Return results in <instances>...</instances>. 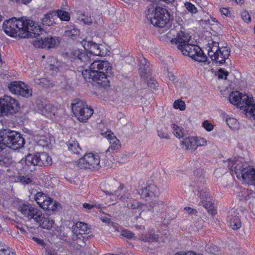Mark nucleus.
Here are the masks:
<instances>
[{"label":"nucleus","mask_w":255,"mask_h":255,"mask_svg":"<svg viewBox=\"0 0 255 255\" xmlns=\"http://www.w3.org/2000/svg\"><path fill=\"white\" fill-rule=\"evenodd\" d=\"M34 81L36 84L45 88L53 87L52 83L47 78H36Z\"/></svg>","instance_id":"36"},{"label":"nucleus","mask_w":255,"mask_h":255,"mask_svg":"<svg viewBox=\"0 0 255 255\" xmlns=\"http://www.w3.org/2000/svg\"><path fill=\"white\" fill-rule=\"evenodd\" d=\"M0 140H2L4 147L6 146L13 150L20 148L25 143L20 133L7 129L0 131Z\"/></svg>","instance_id":"6"},{"label":"nucleus","mask_w":255,"mask_h":255,"mask_svg":"<svg viewBox=\"0 0 255 255\" xmlns=\"http://www.w3.org/2000/svg\"><path fill=\"white\" fill-rule=\"evenodd\" d=\"M18 209L24 217L29 220L33 219L35 222H38L41 218V211L30 204L23 203L18 206Z\"/></svg>","instance_id":"12"},{"label":"nucleus","mask_w":255,"mask_h":255,"mask_svg":"<svg viewBox=\"0 0 255 255\" xmlns=\"http://www.w3.org/2000/svg\"><path fill=\"white\" fill-rule=\"evenodd\" d=\"M200 204L203 206L207 211L212 215H215L216 213V210L215 209L214 204L211 201L202 200Z\"/></svg>","instance_id":"33"},{"label":"nucleus","mask_w":255,"mask_h":255,"mask_svg":"<svg viewBox=\"0 0 255 255\" xmlns=\"http://www.w3.org/2000/svg\"><path fill=\"white\" fill-rule=\"evenodd\" d=\"M220 12L226 16H228L230 14V11L228 8L226 7H223L220 9Z\"/></svg>","instance_id":"63"},{"label":"nucleus","mask_w":255,"mask_h":255,"mask_svg":"<svg viewBox=\"0 0 255 255\" xmlns=\"http://www.w3.org/2000/svg\"><path fill=\"white\" fill-rule=\"evenodd\" d=\"M158 135L162 138H169V136L168 134L167 128L166 127H158L157 129Z\"/></svg>","instance_id":"41"},{"label":"nucleus","mask_w":255,"mask_h":255,"mask_svg":"<svg viewBox=\"0 0 255 255\" xmlns=\"http://www.w3.org/2000/svg\"><path fill=\"white\" fill-rule=\"evenodd\" d=\"M229 100L231 104L244 110L247 115H250L255 120V99L252 96L236 91L230 94Z\"/></svg>","instance_id":"5"},{"label":"nucleus","mask_w":255,"mask_h":255,"mask_svg":"<svg viewBox=\"0 0 255 255\" xmlns=\"http://www.w3.org/2000/svg\"><path fill=\"white\" fill-rule=\"evenodd\" d=\"M173 107L176 109L184 111L185 109V104L181 100H177L174 101Z\"/></svg>","instance_id":"43"},{"label":"nucleus","mask_w":255,"mask_h":255,"mask_svg":"<svg viewBox=\"0 0 255 255\" xmlns=\"http://www.w3.org/2000/svg\"><path fill=\"white\" fill-rule=\"evenodd\" d=\"M242 17L243 19L246 22L249 23L251 21V16L248 13V12L246 10H244L242 12Z\"/></svg>","instance_id":"55"},{"label":"nucleus","mask_w":255,"mask_h":255,"mask_svg":"<svg viewBox=\"0 0 255 255\" xmlns=\"http://www.w3.org/2000/svg\"><path fill=\"white\" fill-rule=\"evenodd\" d=\"M145 13L146 18L150 20L151 23L158 28L165 27L171 18L168 10L155 3L147 5Z\"/></svg>","instance_id":"3"},{"label":"nucleus","mask_w":255,"mask_h":255,"mask_svg":"<svg viewBox=\"0 0 255 255\" xmlns=\"http://www.w3.org/2000/svg\"><path fill=\"white\" fill-rule=\"evenodd\" d=\"M37 104L38 110L43 115L49 114L54 110V107L46 101H38Z\"/></svg>","instance_id":"23"},{"label":"nucleus","mask_w":255,"mask_h":255,"mask_svg":"<svg viewBox=\"0 0 255 255\" xmlns=\"http://www.w3.org/2000/svg\"><path fill=\"white\" fill-rule=\"evenodd\" d=\"M47 199H48V197L42 192H37L35 195V200L41 207L42 204H44V201Z\"/></svg>","instance_id":"38"},{"label":"nucleus","mask_w":255,"mask_h":255,"mask_svg":"<svg viewBox=\"0 0 255 255\" xmlns=\"http://www.w3.org/2000/svg\"><path fill=\"white\" fill-rule=\"evenodd\" d=\"M241 158L230 160L228 167L234 170L238 179L243 178L248 184H255V168H251Z\"/></svg>","instance_id":"4"},{"label":"nucleus","mask_w":255,"mask_h":255,"mask_svg":"<svg viewBox=\"0 0 255 255\" xmlns=\"http://www.w3.org/2000/svg\"><path fill=\"white\" fill-rule=\"evenodd\" d=\"M59 207H60V204L56 201H53L49 197H48V199L45 200L44 204H43L41 206V208L43 209L52 211L56 210Z\"/></svg>","instance_id":"27"},{"label":"nucleus","mask_w":255,"mask_h":255,"mask_svg":"<svg viewBox=\"0 0 255 255\" xmlns=\"http://www.w3.org/2000/svg\"><path fill=\"white\" fill-rule=\"evenodd\" d=\"M66 145L70 151L73 154H84V151L80 147L77 141L71 139L66 142Z\"/></svg>","instance_id":"22"},{"label":"nucleus","mask_w":255,"mask_h":255,"mask_svg":"<svg viewBox=\"0 0 255 255\" xmlns=\"http://www.w3.org/2000/svg\"><path fill=\"white\" fill-rule=\"evenodd\" d=\"M25 162L27 166H48L52 164V159L46 152H40L27 155Z\"/></svg>","instance_id":"10"},{"label":"nucleus","mask_w":255,"mask_h":255,"mask_svg":"<svg viewBox=\"0 0 255 255\" xmlns=\"http://www.w3.org/2000/svg\"><path fill=\"white\" fill-rule=\"evenodd\" d=\"M205 249L208 253L211 254H215L218 251V247L214 245H207Z\"/></svg>","instance_id":"45"},{"label":"nucleus","mask_w":255,"mask_h":255,"mask_svg":"<svg viewBox=\"0 0 255 255\" xmlns=\"http://www.w3.org/2000/svg\"><path fill=\"white\" fill-rule=\"evenodd\" d=\"M171 128L173 130V134L178 138H180L183 136L182 128L175 124H172Z\"/></svg>","instance_id":"39"},{"label":"nucleus","mask_w":255,"mask_h":255,"mask_svg":"<svg viewBox=\"0 0 255 255\" xmlns=\"http://www.w3.org/2000/svg\"><path fill=\"white\" fill-rule=\"evenodd\" d=\"M108 139L110 140L111 145L109 148L112 150H117L121 146L120 141L115 136L113 137L109 134L108 135Z\"/></svg>","instance_id":"35"},{"label":"nucleus","mask_w":255,"mask_h":255,"mask_svg":"<svg viewBox=\"0 0 255 255\" xmlns=\"http://www.w3.org/2000/svg\"><path fill=\"white\" fill-rule=\"evenodd\" d=\"M11 159L5 156H0V166H7L10 164Z\"/></svg>","instance_id":"46"},{"label":"nucleus","mask_w":255,"mask_h":255,"mask_svg":"<svg viewBox=\"0 0 255 255\" xmlns=\"http://www.w3.org/2000/svg\"><path fill=\"white\" fill-rule=\"evenodd\" d=\"M235 211L231 210L228 212L227 221L229 225L233 229L237 230L241 226V223L240 219L235 215Z\"/></svg>","instance_id":"21"},{"label":"nucleus","mask_w":255,"mask_h":255,"mask_svg":"<svg viewBox=\"0 0 255 255\" xmlns=\"http://www.w3.org/2000/svg\"><path fill=\"white\" fill-rule=\"evenodd\" d=\"M19 181L23 184H28L32 182L31 178L28 176H19L18 177Z\"/></svg>","instance_id":"53"},{"label":"nucleus","mask_w":255,"mask_h":255,"mask_svg":"<svg viewBox=\"0 0 255 255\" xmlns=\"http://www.w3.org/2000/svg\"><path fill=\"white\" fill-rule=\"evenodd\" d=\"M55 15L59 17L62 21H68L70 19V14L66 11L62 9L53 10Z\"/></svg>","instance_id":"32"},{"label":"nucleus","mask_w":255,"mask_h":255,"mask_svg":"<svg viewBox=\"0 0 255 255\" xmlns=\"http://www.w3.org/2000/svg\"><path fill=\"white\" fill-rule=\"evenodd\" d=\"M193 188L194 189L193 190V192L195 190L197 191V195L201 197L202 200H207L210 196L209 192L205 188L204 185H203L202 187L201 186H199Z\"/></svg>","instance_id":"30"},{"label":"nucleus","mask_w":255,"mask_h":255,"mask_svg":"<svg viewBox=\"0 0 255 255\" xmlns=\"http://www.w3.org/2000/svg\"><path fill=\"white\" fill-rule=\"evenodd\" d=\"M121 235L128 239H131L134 237V234L132 233L127 230H123L121 232Z\"/></svg>","instance_id":"54"},{"label":"nucleus","mask_w":255,"mask_h":255,"mask_svg":"<svg viewBox=\"0 0 255 255\" xmlns=\"http://www.w3.org/2000/svg\"><path fill=\"white\" fill-rule=\"evenodd\" d=\"M1 99H0V116L7 115L6 111L4 108V105H2Z\"/></svg>","instance_id":"59"},{"label":"nucleus","mask_w":255,"mask_h":255,"mask_svg":"<svg viewBox=\"0 0 255 255\" xmlns=\"http://www.w3.org/2000/svg\"><path fill=\"white\" fill-rule=\"evenodd\" d=\"M63 63L59 61H56L54 62V64H49L47 69L49 71L50 74L53 75L60 71V69L63 66Z\"/></svg>","instance_id":"31"},{"label":"nucleus","mask_w":255,"mask_h":255,"mask_svg":"<svg viewBox=\"0 0 255 255\" xmlns=\"http://www.w3.org/2000/svg\"><path fill=\"white\" fill-rule=\"evenodd\" d=\"M167 78H168L169 80L173 83H175L177 81V78H176L175 76L173 74V73L171 72H168Z\"/></svg>","instance_id":"61"},{"label":"nucleus","mask_w":255,"mask_h":255,"mask_svg":"<svg viewBox=\"0 0 255 255\" xmlns=\"http://www.w3.org/2000/svg\"><path fill=\"white\" fill-rule=\"evenodd\" d=\"M226 123L228 126L231 128H236V126L238 125V123L236 119L234 118H228L226 120Z\"/></svg>","instance_id":"49"},{"label":"nucleus","mask_w":255,"mask_h":255,"mask_svg":"<svg viewBox=\"0 0 255 255\" xmlns=\"http://www.w3.org/2000/svg\"><path fill=\"white\" fill-rule=\"evenodd\" d=\"M194 177L192 181V183L190 184L189 186L192 187V188H195L199 186L202 187L206 182L204 170L202 169L195 170L194 172Z\"/></svg>","instance_id":"18"},{"label":"nucleus","mask_w":255,"mask_h":255,"mask_svg":"<svg viewBox=\"0 0 255 255\" xmlns=\"http://www.w3.org/2000/svg\"><path fill=\"white\" fill-rule=\"evenodd\" d=\"M196 148L199 146H203L206 144V140L201 137H195Z\"/></svg>","instance_id":"51"},{"label":"nucleus","mask_w":255,"mask_h":255,"mask_svg":"<svg viewBox=\"0 0 255 255\" xmlns=\"http://www.w3.org/2000/svg\"><path fill=\"white\" fill-rule=\"evenodd\" d=\"M185 5L187 9L192 13H195L197 12V8L195 5L190 2H186Z\"/></svg>","instance_id":"50"},{"label":"nucleus","mask_w":255,"mask_h":255,"mask_svg":"<svg viewBox=\"0 0 255 255\" xmlns=\"http://www.w3.org/2000/svg\"><path fill=\"white\" fill-rule=\"evenodd\" d=\"M191 36L185 31H180L177 33L175 38L171 40L172 44H175L178 49L183 47V45L188 44L191 39Z\"/></svg>","instance_id":"17"},{"label":"nucleus","mask_w":255,"mask_h":255,"mask_svg":"<svg viewBox=\"0 0 255 255\" xmlns=\"http://www.w3.org/2000/svg\"><path fill=\"white\" fill-rule=\"evenodd\" d=\"M72 110L75 117L81 122H86L93 114V110L80 100L72 104Z\"/></svg>","instance_id":"9"},{"label":"nucleus","mask_w":255,"mask_h":255,"mask_svg":"<svg viewBox=\"0 0 255 255\" xmlns=\"http://www.w3.org/2000/svg\"><path fill=\"white\" fill-rule=\"evenodd\" d=\"M146 201L145 207L152 214L157 215L161 213L166 210V205L164 203L158 199L153 198L149 201L146 199Z\"/></svg>","instance_id":"15"},{"label":"nucleus","mask_w":255,"mask_h":255,"mask_svg":"<svg viewBox=\"0 0 255 255\" xmlns=\"http://www.w3.org/2000/svg\"><path fill=\"white\" fill-rule=\"evenodd\" d=\"M182 144L185 146L186 149L195 150L196 147V140L195 137H186L183 138L181 141Z\"/></svg>","instance_id":"28"},{"label":"nucleus","mask_w":255,"mask_h":255,"mask_svg":"<svg viewBox=\"0 0 255 255\" xmlns=\"http://www.w3.org/2000/svg\"><path fill=\"white\" fill-rule=\"evenodd\" d=\"M190 214H195L197 213V211L190 207H186L184 208Z\"/></svg>","instance_id":"64"},{"label":"nucleus","mask_w":255,"mask_h":255,"mask_svg":"<svg viewBox=\"0 0 255 255\" xmlns=\"http://www.w3.org/2000/svg\"><path fill=\"white\" fill-rule=\"evenodd\" d=\"M83 17L79 19V20L83 22L85 24L90 25L92 23V20L90 17L83 14Z\"/></svg>","instance_id":"56"},{"label":"nucleus","mask_w":255,"mask_h":255,"mask_svg":"<svg viewBox=\"0 0 255 255\" xmlns=\"http://www.w3.org/2000/svg\"><path fill=\"white\" fill-rule=\"evenodd\" d=\"M92 53V52H88L85 50H77L74 51L73 56L77 60L81 62H84L85 65H87L90 63L91 61V57Z\"/></svg>","instance_id":"19"},{"label":"nucleus","mask_w":255,"mask_h":255,"mask_svg":"<svg viewBox=\"0 0 255 255\" xmlns=\"http://www.w3.org/2000/svg\"><path fill=\"white\" fill-rule=\"evenodd\" d=\"M202 126L204 128L208 131H212L214 127V126L212 124L210 123L208 121H205L203 124Z\"/></svg>","instance_id":"52"},{"label":"nucleus","mask_w":255,"mask_h":255,"mask_svg":"<svg viewBox=\"0 0 255 255\" xmlns=\"http://www.w3.org/2000/svg\"><path fill=\"white\" fill-rule=\"evenodd\" d=\"M51 138L46 136H40L38 140V144L42 146H47L51 143Z\"/></svg>","instance_id":"40"},{"label":"nucleus","mask_w":255,"mask_h":255,"mask_svg":"<svg viewBox=\"0 0 255 255\" xmlns=\"http://www.w3.org/2000/svg\"><path fill=\"white\" fill-rule=\"evenodd\" d=\"M179 50L183 55L188 56L197 61L203 62L207 60V57L197 45L188 43L183 45L182 49L180 48Z\"/></svg>","instance_id":"11"},{"label":"nucleus","mask_w":255,"mask_h":255,"mask_svg":"<svg viewBox=\"0 0 255 255\" xmlns=\"http://www.w3.org/2000/svg\"><path fill=\"white\" fill-rule=\"evenodd\" d=\"M83 207L85 209H87L88 210H90L93 208H96L99 209L100 211L102 210V206L96 203H93L92 204H88V203H84L83 205Z\"/></svg>","instance_id":"48"},{"label":"nucleus","mask_w":255,"mask_h":255,"mask_svg":"<svg viewBox=\"0 0 255 255\" xmlns=\"http://www.w3.org/2000/svg\"><path fill=\"white\" fill-rule=\"evenodd\" d=\"M208 54L213 62L223 64L230 56V49L227 47L220 48L219 43L213 42L212 46H209Z\"/></svg>","instance_id":"8"},{"label":"nucleus","mask_w":255,"mask_h":255,"mask_svg":"<svg viewBox=\"0 0 255 255\" xmlns=\"http://www.w3.org/2000/svg\"><path fill=\"white\" fill-rule=\"evenodd\" d=\"M78 161V166L81 169L98 170L102 166H110V163L108 161L101 160V157L98 154L92 153L85 154Z\"/></svg>","instance_id":"7"},{"label":"nucleus","mask_w":255,"mask_h":255,"mask_svg":"<svg viewBox=\"0 0 255 255\" xmlns=\"http://www.w3.org/2000/svg\"><path fill=\"white\" fill-rule=\"evenodd\" d=\"M129 202L128 203L127 200V203L125 204V206L129 209H137L139 211L142 210L143 211L145 209L144 207H145V204L141 203L140 202H137L136 200L131 199H129Z\"/></svg>","instance_id":"29"},{"label":"nucleus","mask_w":255,"mask_h":255,"mask_svg":"<svg viewBox=\"0 0 255 255\" xmlns=\"http://www.w3.org/2000/svg\"><path fill=\"white\" fill-rule=\"evenodd\" d=\"M64 32V35L67 37H72L77 35L79 33V31L74 26H67Z\"/></svg>","instance_id":"37"},{"label":"nucleus","mask_w":255,"mask_h":255,"mask_svg":"<svg viewBox=\"0 0 255 255\" xmlns=\"http://www.w3.org/2000/svg\"><path fill=\"white\" fill-rule=\"evenodd\" d=\"M41 217L40 220L36 222L42 228L47 230L50 229L54 224V221L49 217H45L42 213Z\"/></svg>","instance_id":"26"},{"label":"nucleus","mask_w":255,"mask_h":255,"mask_svg":"<svg viewBox=\"0 0 255 255\" xmlns=\"http://www.w3.org/2000/svg\"><path fill=\"white\" fill-rule=\"evenodd\" d=\"M75 228L79 229V230L83 232L84 233H86L89 229L88 225L84 222H78L75 225Z\"/></svg>","instance_id":"44"},{"label":"nucleus","mask_w":255,"mask_h":255,"mask_svg":"<svg viewBox=\"0 0 255 255\" xmlns=\"http://www.w3.org/2000/svg\"><path fill=\"white\" fill-rule=\"evenodd\" d=\"M147 189V194L148 195V198H151L154 197L153 198H156L155 197L158 196L159 193V189L154 184H149L146 186Z\"/></svg>","instance_id":"34"},{"label":"nucleus","mask_w":255,"mask_h":255,"mask_svg":"<svg viewBox=\"0 0 255 255\" xmlns=\"http://www.w3.org/2000/svg\"><path fill=\"white\" fill-rule=\"evenodd\" d=\"M8 249L7 248L6 245L4 243L0 241V251H1L3 254H5V252Z\"/></svg>","instance_id":"62"},{"label":"nucleus","mask_w":255,"mask_h":255,"mask_svg":"<svg viewBox=\"0 0 255 255\" xmlns=\"http://www.w3.org/2000/svg\"><path fill=\"white\" fill-rule=\"evenodd\" d=\"M94 46L96 48V51H90V52L93 53L92 54V55L101 56L103 54V53L102 54L101 51L100 50L99 45H98L97 44H95Z\"/></svg>","instance_id":"60"},{"label":"nucleus","mask_w":255,"mask_h":255,"mask_svg":"<svg viewBox=\"0 0 255 255\" xmlns=\"http://www.w3.org/2000/svg\"><path fill=\"white\" fill-rule=\"evenodd\" d=\"M9 91L13 94L28 98L32 94L31 89L21 81H13L8 85Z\"/></svg>","instance_id":"13"},{"label":"nucleus","mask_w":255,"mask_h":255,"mask_svg":"<svg viewBox=\"0 0 255 255\" xmlns=\"http://www.w3.org/2000/svg\"><path fill=\"white\" fill-rule=\"evenodd\" d=\"M55 12L53 10H50L48 12L45 14L41 18V22L43 25L51 26L53 24L56 23L54 21Z\"/></svg>","instance_id":"25"},{"label":"nucleus","mask_w":255,"mask_h":255,"mask_svg":"<svg viewBox=\"0 0 255 255\" xmlns=\"http://www.w3.org/2000/svg\"><path fill=\"white\" fill-rule=\"evenodd\" d=\"M59 43V37L50 36L42 37L39 40L34 41L33 45L36 47L50 49L57 47Z\"/></svg>","instance_id":"14"},{"label":"nucleus","mask_w":255,"mask_h":255,"mask_svg":"<svg viewBox=\"0 0 255 255\" xmlns=\"http://www.w3.org/2000/svg\"><path fill=\"white\" fill-rule=\"evenodd\" d=\"M2 105H4V108L7 115L13 114L18 110V104L17 101L12 97L5 95L1 99Z\"/></svg>","instance_id":"16"},{"label":"nucleus","mask_w":255,"mask_h":255,"mask_svg":"<svg viewBox=\"0 0 255 255\" xmlns=\"http://www.w3.org/2000/svg\"><path fill=\"white\" fill-rule=\"evenodd\" d=\"M139 70L141 77H145L150 73V69L149 64H147L145 58L142 57L139 60Z\"/></svg>","instance_id":"24"},{"label":"nucleus","mask_w":255,"mask_h":255,"mask_svg":"<svg viewBox=\"0 0 255 255\" xmlns=\"http://www.w3.org/2000/svg\"><path fill=\"white\" fill-rule=\"evenodd\" d=\"M115 196L120 200L125 202L129 199L130 196V190L122 184L114 192Z\"/></svg>","instance_id":"20"},{"label":"nucleus","mask_w":255,"mask_h":255,"mask_svg":"<svg viewBox=\"0 0 255 255\" xmlns=\"http://www.w3.org/2000/svg\"><path fill=\"white\" fill-rule=\"evenodd\" d=\"M140 239L144 242H155L158 240V235L155 234H149L145 236H142L140 237Z\"/></svg>","instance_id":"42"},{"label":"nucleus","mask_w":255,"mask_h":255,"mask_svg":"<svg viewBox=\"0 0 255 255\" xmlns=\"http://www.w3.org/2000/svg\"><path fill=\"white\" fill-rule=\"evenodd\" d=\"M72 229V232L73 233V235H72L73 241H76L78 239H80V237H82V234L78 232V230H77L78 229L75 228V225H73Z\"/></svg>","instance_id":"47"},{"label":"nucleus","mask_w":255,"mask_h":255,"mask_svg":"<svg viewBox=\"0 0 255 255\" xmlns=\"http://www.w3.org/2000/svg\"><path fill=\"white\" fill-rule=\"evenodd\" d=\"M2 28L8 35L21 38L37 37L44 31L41 26L29 19L12 17L3 22Z\"/></svg>","instance_id":"1"},{"label":"nucleus","mask_w":255,"mask_h":255,"mask_svg":"<svg viewBox=\"0 0 255 255\" xmlns=\"http://www.w3.org/2000/svg\"><path fill=\"white\" fill-rule=\"evenodd\" d=\"M138 194L140 195L141 196L145 197L146 199H147V198H148V195L147 194L148 192L146 187L143 188L142 189H140L138 190Z\"/></svg>","instance_id":"57"},{"label":"nucleus","mask_w":255,"mask_h":255,"mask_svg":"<svg viewBox=\"0 0 255 255\" xmlns=\"http://www.w3.org/2000/svg\"><path fill=\"white\" fill-rule=\"evenodd\" d=\"M89 70H84L82 74L86 81H93L94 85L101 88L109 86L108 79L111 74L112 67L107 61L96 60L90 64Z\"/></svg>","instance_id":"2"},{"label":"nucleus","mask_w":255,"mask_h":255,"mask_svg":"<svg viewBox=\"0 0 255 255\" xmlns=\"http://www.w3.org/2000/svg\"><path fill=\"white\" fill-rule=\"evenodd\" d=\"M229 73L225 71L223 69H220L218 71V77L219 79H222L224 77V75L225 76V79H227V76L228 75Z\"/></svg>","instance_id":"58"}]
</instances>
